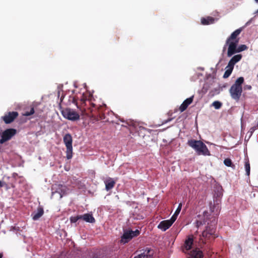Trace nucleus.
<instances>
[{"instance_id": "nucleus-1", "label": "nucleus", "mask_w": 258, "mask_h": 258, "mask_svg": "<svg viewBox=\"0 0 258 258\" xmlns=\"http://www.w3.org/2000/svg\"><path fill=\"white\" fill-rule=\"evenodd\" d=\"M93 96L91 94H83L81 95L80 98V102L82 106H85L87 105L88 103L90 107L89 109L90 112L92 113L93 116H97L99 119L102 120L104 119L105 116L103 111L105 110V107L102 106H97L94 103L92 102Z\"/></svg>"}, {"instance_id": "nucleus-2", "label": "nucleus", "mask_w": 258, "mask_h": 258, "mask_svg": "<svg viewBox=\"0 0 258 258\" xmlns=\"http://www.w3.org/2000/svg\"><path fill=\"white\" fill-rule=\"evenodd\" d=\"M241 31V28L236 29L227 39L226 44L223 47V51L224 52L225 51L226 46L228 45L227 56L228 57H230L234 54L237 53V45L239 39L237 38V37L240 34Z\"/></svg>"}, {"instance_id": "nucleus-3", "label": "nucleus", "mask_w": 258, "mask_h": 258, "mask_svg": "<svg viewBox=\"0 0 258 258\" xmlns=\"http://www.w3.org/2000/svg\"><path fill=\"white\" fill-rule=\"evenodd\" d=\"M187 145L193 148L199 155H210V153L206 145L201 141L191 139L188 141Z\"/></svg>"}, {"instance_id": "nucleus-4", "label": "nucleus", "mask_w": 258, "mask_h": 258, "mask_svg": "<svg viewBox=\"0 0 258 258\" xmlns=\"http://www.w3.org/2000/svg\"><path fill=\"white\" fill-rule=\"evenodd\" d=\"M244 82V78H238L234 84L230 88L229 92L232 99L236 101H239L242 92V84Z\"/></svg>"}, {"instance_id": "nucleus-5", "label": "nucleus", "mask_w": 258, "mask_h": 258, "mask_svg": "<svg viewBox=\"0 0 258 258\" xmlns=\"http://www.w3.org/2000/svg\"><path fill=\"white\" fill-rule=\"evenodd\" d=\"M63 141L66 145V157L68 159H71L73 157V139L70 134H66L63 138Z\"/></svg>"}, {"instance_id": "nucleus-6", "label": "nucleus", "mask_w": 258, "mask_h": 258, "mask_svg": "<svg viewBox=\"0 0 258 258\" xmlns=\"http://www.w3.org/2000/svg\"><path fill=\"white\" fill-rule=\"evenodd\" d=\"M61 113L63 117L72 121H76L80 119L79 113L70 108L62 109Z\"/></svg>"}, {"instance_id": "nucleus-7", "label": "nucleus", "mask_w": 258, "mask_h": 258, "mask_svg": "<svg viewBox=\"0 0 258 258\" xmlns=\"http://www.w3.org/2000/svg\"><path fill=\"white\" fill-rule=\"evenodd\" d=\"M17 133V130L14 128H8L4 131L0 139V144H2L9 141Z\"/></svg>"}, {"instance_id": "nucleus-8", "label": "nucleus", "mask_w": 258, "mask_h": 258, "mask_svg": "<svg viewBox=\"0 0 258 258\" xmlns=\"http://www.w3.org/2000/svg\"><path fill=\"white\" fill-rule=\"evenodd\" d=\"M216 229L214 227L208 226L205 230L202 233L203 237L207 239H210L211 237L214 239L215 236Z\"/></svg>"}, {"instance_id": "nucleus-9", "label": "nucleus", "mask_w": 258, "mask_h": 258, "mask_svg": "<svg viewBox=\"0 0 258 258\" xmlns=\"http://www.w3.org/2000/svg\"><path fill=\"white\" fill-rule=\"evenodd\" d=\"M19 114L17 111L9 112L2 117L4 122L9 124L12 122L18 116Z\"/></svg>"}, {"instance_id": "nucleus-10", "label": "nucleus", "mask_w": 258, "mask_h": 258, "mask_svg": "<svg viewBox=\"0 0 258 258\" xmlns=\"http://www.w3.org/2000/svg\"><path fill=\"white\" fill-rule=\"evenodd\" d=\"M154 254L153 249L147 247L144 250L143 252L135 256L136 258H151Z\"/></svg>"}, {"instance_id": "nucleus-11", "label": "nucleus", "mask_w": 258, "mask_h": 258, "mask_svg": "<svg viewBox=\"0 0 258 258\" xmlns=\"http://www.w3.org/2000/svg\"><path fill=\"white\" fill-rule=\"evenodd\" d=\"M194 96L192 95L189 98L186 99L180 106L179 109L180 112H183L186 109L189 105L193 101Z\"/></svg>"}, {"instance_id": "nucleus-12", "label": "nucleus", "mask_w": 258, "mask_h": 258, "mask_svg": "<svg viewBox=\"0 0 258 258\" xmlns=\"http://www.w3.org/2000/svg\"><path fill=\"white\" fill-rule=\"evenodd\" d=\"M133 238V235H132L130 231L124 232L121 237L120 243L122 244L127 243Z\"/></svg>"}, {"instance_id": "nucleus-13", "label": "nucleus", "mask_w": 258, "mask_h": 258, "mask_svg": "<svg viewBox=\"0 0 258 258\" xmlns=\"http://www.w3.org/2000/svg\"><path fill=\"white\" fill-rule=\"evenodd\" d=\"M172 224L171 222L168 220H163L158 225L157 227L158 229H161L163 231H166L168 229Z\"/></svg>"}, {"instance_id": "nucleus-14", "label": "nucleus", "mask_w": 258, "mask_h": 258, "mask_svg": "<svg viewBox=\"0 0 258 258\" xmlns=\"http://www.w3.org/2000/svg\"><path fill=\"white\" fill-rule=\"evenodd\" d=\"M188 258H203V252L199 248H196L190 252Z\"/></svg>"}, {"instance_id": "nucleus-15", "label": "nucleus", "mask_w": 258, "mask_h": 258, "mask_svg": "<svg viewBox=\"0 0 258 258\" xmlns=\"http://www.w3.org/2000/svg\"><path fill=\"white\" fill-rule=\"evenodd\" d=\"M44 214L43 209L41 207H39L36 212H33L32 214V218L34 220H37L39 219Z\"/></svg>"}, {"instance_id": "nucleus-16", "label": "nucleus", "mask_w": 258, "mask_h": 258, "mask_svg": "<svg viewBox=\"0 0 258 258\" xmlns=\"http://www.w3.org/2000/svg\"><path fill=\"white\" fill-rule=\"evenodd\" d=\"M104 183L105 184V189L107 191L112 189L115 184V181L111 178L107 179L104 181Z\"/></svg>"}, {"instance_id": "nucleus-17", "label": "nucleus", "mask_w": 258, "mask_h": 258, "mask_svg": "<svg viewBox=\"0 0 258 258\" xmlns=\"http://www.w3.org/2000/svg\"><path fill=\"white\" fill-rule=\"evenodd\" d=\"M81 217L82 219L88 223H93L95 222V219L92 214H85L83 215H81Z\"/></svg>"}, {"instance_id": "nucleus-18", "label": "nucleus", "mask_w": 258, "mask_h": 258, "mask_svg": "<svg viewBox=\"0 0 258 258\" xmlns=\"http://www.w3.org/2000/svg\"><path fill=\"white\" fill-rule=\"evenodd\" d=\"M201 21L202 25H207L214 23L215 19L213 17L208 16L206 18H202Z\"/></svg>"}, {"instance_id": "nucleus-19", "label": "nucleus", "mask_w": 258, "mask_h": 258, "mask_svg": "<svg viewBox=\"0 0 258 258\" xmlns=\"http://www.w3.org/2000/svg\"><path fill=\"white\" fill-rule=\"evenodd\" d=\"M193 241L194 239L192 236H189L187 239L185 240L184 246L186 250H188L191 249L193 244Z\"/></svg>"}, {"instance_id": "nucleus-20", "label": "nucleus", "mask_w": 258, "mask_h": 258, "mask_svg": "<svg viewBox=\"0 0 258 258\" xmlns=\"http://www.w3.org/2000/svg\"><path fill=\"white\" fill-rule=\"evenodd\" d=\"M224 163L227 167H231L233 169L235 168V165L232 163V161L230 158H226L224 160Z\"/></svg>"}, {"instance_id": "nucleus-21", "label": "nucleus", "mask_w": 258, "mask_h": 258, "mask_svg": "<svg viewBox=\"0 0 258 258\" xmlns=\"http://www.w3.org/2000/svg\"><path fill=\"white\" fill-rule=\"evenodd\" d=\"M242 58V55L241 54H237L234 56H233L231 58V60L235 63H237L239 61L241 60Z\"/></svg>"}, {"instance_id": "nucleus-22", "label": "nucleus", "mask_w": 258, "mask_h": 258, "mask_svg": "<svg viewBox=\"0 0 258 258\" xmlns=\"http://www.w3.org/2000/svg\"><path fill=\"white\" fill-rule=\"evenodd\" d=\"M245 168L246 171V173L247 175H249L250 171V166L249 161H246L245 162Z\"/></svg>"}, {"instance_id": "nucleus-23", "label": "nucleus", "mask_w": 258, "mask_h": 258, "mask_svg": "<svg viewBox=\"0 0 258 258\" xmlns=\"http://www.w3.org/2000/svg\"><path fill=\"white\" fill-rule=\"evenodd\" d=\"M248 48L247 46L245 44H242L237 47V53L245 50Z\"/></svg>"}, {"instance_id": "nucleus-24", "label": "nucleus", "mask_w": 258, "mask_h": 258, "mask_svg": "<svg viewBox=\"0 0 258 258\" xmlns=\"http://www.w3.org/2000/svg\"><path fill=\"white\" fill-rule=\"evenodd\" d=\"M79 219H82L81 215H77V216L71 217L70 218V221L72 223H76Z\"/></svg>"}, {"instance_id": "nucleus-25", "label": "nucleus", "mask_w": 258, "mask_h": 258, "mask_svg": "<svg viewBox=\"0 0 258 258\" xmlns=\"http://www.w3.org/2000/svg\"><path fill=\"white\" fill-rule=\"evenodd\" d=\"M212 105L215 107V109H218L221 108L222 104L220 102L215 101L213 103Z\"/></svg>"}, {"instance_id": "nucleus-26", "label": "nucleus", "mask_w": 258, "mask_h": 258, "mask_svg": "<svg viewBox=\"0 0 258 258\" xmlns=\"http://www.w3.org/2000/svg\"><path fill=\"white\" fill-rule=\"evenodd\" d=\"M232 71L233 70H232L231 69H227L226 70V71L225 72L223 77L224 78H228L230 76V75L231 74Z\"/></svg>"}, {"instance_id": "nucleus-27", "label": "nucleus", "mask_w": 258, "mask_h": 258, "mask_svg": "<svg viewBox=\"0 0 258 258\" xmlns=\"http://www.w3.org/2000/svg\"><path fill=\"white\" fill-rule=\"evenodd\" d=\"M34 113V109L33 107H32L29 111H25L24 114V115L28 116L33 114Z\"/></svg>"}, {"instance_id": "nucleus-28", "label": "nucleus", "mask_w": 258, "mask_h": 258, "mask_svg": "<svg viewBox=\"0 0 258 258\" xmlns=\"http://www.w3.org/2000/svg\"><path fill=\"white\" fill-rule=\"evenodd\" d=\"M58 189H59L61 191V193L64 194L66 191L67 187L64 185L59 184L58 185Z\"/></svg>"}, {"instance_id": "nucleus-29", "label": "nucleus", "mask_w": 258, "mask_h": 258, "mask_svg": "<svg viewBox=\"0 0 258 258\" xmlns=\"http://www.w3.org/2000/svg\"><path fill=\"white\" fill-rule=\"evenodd\" d=\"M235 63H234L231 59L229 60L228 66H227V68L231 69L232 70H233L234 66L235 65Z\"/></svg>"}, {"instance_id": "nucleus-30", "label": "nucleus", "mask_w": 258, "mask_h": 258, "mask_svg": "<svg viewBox=\"0 0 258 258\" xmlns=\"http://www.w3.org/2000/svg\"><path fill=\"white\" fill-rule=\"evenodd\" d=\"M130 232L133 237L137 236L140 234V231L138 230H136L135 231L131 230Z\"/></svg>"}, {"instance_id": "nucleus-31", "label": "nucleus", "mask_w": 258, "mask_h": 258, "mask_svg": "<svg viewBox=\"0 0 258 258\" xmlns=\"http://www.w3.org/2000/svg\"><path fill=\"white\" fill-rule=\"evenodd\" d=\"M177 215L174 214L173 215H172V216L171 217V218H170V219L168 220L172 224H173V223L175 222V221L177 219Z\"/></svg>"}, {"instance_id": "nucleus-32", "label": "nucleus", "mask_w": 258, "mask_h": 258, "mask_svg": "<svg viewBox=\"0 0 258 258\" xmlns=\"http://www.w3.org/2000/svg\"><path fill=\"white\" fill-rule=\"evenodd\" d=\"M181 207H182V204L181 203H180L174 213L175 214L178 215V214H179V213L181 211Z\"/></svg>"}, {"instance_id": "nucleus-33", "label": "nucleus", "mask_w": 258, "mask_h": 258, "mask_svg": "<svg viewBox=\"0 0 258 258\" xmlns=\"http://www.w3.org/2000/svg\"><path fill=\"white\" fill-rule=\"evenodd\" d=\"M72 103L75 104L78 107H79L78 105L77 99L76 98V97L74 96L72 97Z\"/></svg>"}, {"instance_id": "nucleus-34", "label": "nucleus", "mask_w": 258, "mask_h": 258, "mask_svg": "<svg viewBox=\"0 0 258 258\" xmlns=\"http://www.w3.org/2000/svg\"><path fill=\"white\" fill-rule=\"evenodd\" d=\"M256 126H253L250 128L249 132H250L251 134H252L254 132V131L256 130Z\"/></svg>"}, {"instance_id": "nucleus-35", "label": "nucleus", "mask_w": 258, "mask_h": 258, "mask_svg": "<svg viewBox=\"0 0 258 258\" xmlns=\"http://www.w3.org/2000/svg\"><path fill=\"white\" fill-rule=\"evenodd\" d=\"M251 86L250 85H246L244 87V89H246V90H251Z\"/></svg>"}, {"instance_id": "nucleus-36", "label": "nucleus", "mask_w": 258, "mask_h": 258, "mask_svg": "<svg viewBox=\"0 0 258 258\" xmlns=\"http://www.w3.org/2000/svg\"><path fill=\"white\" fill-rule=\"evenodd\" d=\"M202 224V222H199V221H197V226H199L200 225H201Z\"/></svg>"}, {"instance_id": "nucleus-37", "label": "nucleus", "mask_w": 258, "mask_h": 258, "mask_svg": "<svg viewBox=\"0 0 258 258\" xmlns=\"http://www.w3.org/2000/svg\"><path fill=\"white\" fill-rule=\"evenodd\" d=\"M3 186V183L1 181H0V187H2Z\"/></svg>"}, {"instance_id": "nucleus-38", "label": "nucleus", "mask_w": 258, "mask_h": 258, "mask_svg": "<svg viewBox=\"0 0 258 258\" xmlns=\"http://www.w3.org/2000/svg\"><path fill=\"white\" fill-rule=\"evenodd\" d=\"M172 120V118H169V119H168L166 121V122H168L170 121H171Z\"/></svg>"}, {"instance_id": "nucleus-39", "label": "nucleus", "mask_w": 258, "mask_h": 258, "mask_svg": "<svg viewBox=\"0 0 258 258\" xmlns=\"http://www.w3.org/2000/svg\"><path fill=\"white\" fill-rule=\"evenodd\" d=\"M208 214V212H205L204 213V215L205 217H206L207 216V214Z\"/></svg>"}, {"instance_id": "nucleus-40", "label": "nucleus", "mask_w": 258, "mask_h": 258, "mask_svg": "<svg viewBox=\"0 0 258 258\" xmlns=\"http://www.w3.org/2000/svg\"><path fill=\"white\" fill-rule=\"evenodd\" d=\"M212 222L214 224V225H215L216 224V222L215 219H214V221H212Z\"/></svg>"}, {"instance_id": "nucleus-41", "label": "nucleus", "mask_w": 258, "mask_h": 258, "mask_svg": "<svg viewBox=\"0 0 258 258\" xmlns=\"http://www.w3.org/2000/svg\"><path fill=\"white\" fill-rule=\"evenodd\" d=\"M2 257H3V254L0 253V258H2Z\"/></svg>"}, {"instance_id": "nucleus-42", "label": "nucleus", "mask_w": 258, "mask_h": 258, "mask_svg": "<svg viewBox=\"0 0 258 258\" xmlns=\"http://www.w3.org/2000/svg\"><path fill=\"white\" fill-rule=\"evenodd\" d=\"M255 14H258V9L257 10V11L255 12Z\"/></svg>"}, {"instance_id": "nucleus-43", "label": "nucleus", "mask_w": 258, "mask_h": 258, "mask_svg": "<svg viewBox=\"0 0 258 258\" xmlns=\"http://www.w3.org/2000/svg\"><path fill=\"white\" fill-rule=\"evenodd\" d=\"M254 1H255L256 3H258V0H254Z\"/></svg>"}, {"instance_id": "nucleus-44", "label": "nucleus", "mask_w": 258, "mask_h": 258, "mask_svg": "<svg viewBox=\"0 0 258 258\" xmlns=\"http://www.w3.org/2000/svg\"><path fill=\"white\" fill-rule=\"evenodd\" d=\"M202 242L206 243V242H204L202 239Z\"/></svg>"}, {"instance_id": "nucleus-45", "label": "nucleus", "mask_w": 258, "mask_h": 258, "mask_svg": "<svg viewBox=\"0 0 258 258\" xmlns=\"http://www.w3.org/2000/svg\"><path fill=\"white\" fill-rule=\"evenodd\" d=\"M121 122H123V120H120Z\"/></svg>"}, {"instance_id": "nucleus-46", "label": "nucleus", "mask_w": 258, "mask_h": 258, "mask_svg": "<svg viewBox=\"0 0 258 258\" xmlns=\"http://www.w3.org/2000/svg\"><path fill=\"white\" fill-rule=\"evenodd\" d=\"M134 258H136V257H135Z\"/></svg>"}]
</instances>
